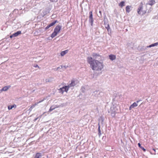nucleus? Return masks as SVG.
<instances>
[{"mask_svg": "<svg viewBox=\"0 0 158 158\" xmlns=\"http://www.w3.org/2000/svg\"><path fill=\"white\" fill-rule=\"evenodd\" d=\"M156 3V2L154 0H149L148 3H146V7H148V5H149L152 6Z\"/></svg>", "mask_w": 158, "mask_h": 158, "instance_id": "11", "label": "nucleus"}, {"mask_svg": "<svg viewBox=\"0 0 158 158\" xmlns=\"http://www.w3.org/2000/svg\"><path fill=\"white\" fill-rule=\"evenodd\" d=\"M55 109V107H53V106H51L49 109L48 112H50L52 111V110H54Z\"/></svg>", "mask_w": 158, "mask_h": 158, "instance_id": "25", "label": "nucleus"}, {"mask_svg": "<svg viewBox=\"0 0 158 158\" xmlns=\"http://www.w3.org/2000/svg\"><path fill=\"white\" fill-rule=\"evenodd\" d=\"M131 6H127L126 7V11L127 13H129L131 11V10L130 9L131 7Z\"/></svg>", "mask_w": 158, "mask_h": 158, "instance_id": "15", "label": "nucleus"}, {"mask_svg": "<svg viewBox=\"0 0 158 158\" xmlns=\"http://www.w3.org/2000/svg\"><path fill=\"white\" fill-rule=\"evenodd\" d=\"M61 28L62 26H61L57 25L55 28L54 31L58 34L60 31Z\"/></svg>", "mask_w": 158, "mask_h": 158, "instance_id": "10", "label": "nucleus"}, {"mask_svg": "<svg viewBox=\"0 0 158 158\" xmlns=\"http://www.w3.org/2000/svg\"><path fill=\"white\" fill-rule=\"evenodd\" d=\"M68 50H65L64 51H62L61 52L60 55L62 56H64L65 54L67 53L68 52Z\"/></svg>", "mask_w": 158, "mask_h": 158, "instance_id": "17", "label": "nucleus"}, {"mask_svg": "<svg viewBox=\"0 0 158 158\" xmlns=\"http://www.w3.org/2000/svg\"><path fill=\"white\" fill-rule=\"evenodd\" d=\"M158 45V42L155 43L154 44H152L148 46H147V48H151L153 47H154Z\"/></svg>", "mask_w": 158, "mask_h": 158, "instance_id": "16", "label": "nucleus"}, {"mask_svg": "<svg viewBox=\"0 0 158 158\" xmlns=\"http://www.w3.org/2000/svg\"><path fill=\"white\" fill-rule=\"evenodd\" d=\"M69 88L68 85L65 86L63 87L62 88H60L59 89V90H60L62 92V93H63L64 91L67 92V91L68 90Z\"/></svg>", "mask_w": 158, "mask_h": 158, "instance_id": "8", "label": "nucleus"}, {"mask_svg": "<svg viewBox=\"0 0 158 158\" xmlns=\"http://www.w3.org/2000/svg\"><path fill=\"white\" fill-rule=\"evenodd\" d=\"M21 33V31H18L17 32L14 33L13 34V35L14 36V37H16L18 36Z\"/></svg>", "mask_w": 158, "mask_h": 158, "instance_id": "19", "label": "nucleus"}, {"mask_svg": "<svg viewBox=\"0 0 158 158\" xmlns=\"http://www.w3.org/2000/svg\"><path fill=\"white\" fill-rule=\"evenodd\" d=\"M45 81L46 82H50L51 81V80L50 79H46L45 80Z\"/></svg>", "mask_w": 158, "mask_h": 158, "instance_id": "31", "label": "nucleus"}, {"mask_svg": "<svg viewBox=\"0 0 158 158\" xmlns=\"http://www.w3.org/2000/svg\"><path fill=\"white\" fill-rule=\"evenodd\" d=\"M16 107V105H13L12 106H9L8 107V109L9 110H10L11 109H12L13 108L15 107V108Z\"/></svg>", "mask_w": 158, "mask_h": 158, "instance_id": "21", "label": "nucleus"}, {"mask_svg": "<svg viewBox=\"0 0 158 158\" xmlns=\"http://www.w3.org/2000/svg\"><path fill=\"white\" fill-rule=\"evenodd\" d=\"M138 145L139 147L141 148L144 151H145L146 149L142 146H141L140 144L139 143H138Z\"/></svg>", "mask_w": 158, "mask_h": 158, "instance_id": "24", "label": "nucleus"}, {"mask_svg": "<svg viewBox=\"0 0 158 158\" xmlns=\"http://www.w3.org/2000/svg\"><path fill=\"white\" fill-rule=\"evenodd\" d=\"M42 156V154L40 153H37L36 154L34 158H40Z\"/></svg>", "mask_w": 158, "mask_h": 158, "instance_id": "14", "label": "nucleus"}, {"mask_svg": "<svg viewBox=\"0 0 158 158\" xmlns=\"http://www.w3.org/2000/svg\"><path fill=\"white\" fill-rule=\"evenodd\" d=\"M117 110L118 109L117 108L116 106L113 105L111 107L110 111H109L108 112L111 113L112 116L114 117Z\"/></svg>", "mask_w": 158, "mask_h": 158, "instance_id": "3", "label": "nucleus"}, {"mask_svg": "<svg viewBox=\"0 0 158 158\" xmlns=\"http://www.w3.org/2000/svg\"><path fill=\"white\" fill-rule=\"evenodd\" d=\"M64 106V104H61L59 106V105H56L55 106V109L56 108H59L60 107H63Z\"/></svg>", "mask_w": 158, "mask_h": 158, "instance_id": "26", "label": "nucleus"}, {"mask_svg": "<svg viewBox=\"0 0 158 158\" xmlns=\"http://www.w3.org/2000/svg\"><path fill=\"white\" fill-rule=\"evenodd\" d=\"M98 135L99 137L101 135V132L100 129V123H99L98 124Z\"/></svg>", "mask_w": 158, "mask_h": 158, "instance_id": "18", "label": "nucleus"}, {"mask_svg": "<svg viewBox=\"0 0 158 158\" xmlns=\"http://www.w3.org/2000/svg\"><path fill=\"white\" fill-rule=\"evenodd\" d=\"M45 99H44H44H42V100H41V101H39V102H38V104H39V103H40V102H42Z\"/></svg>", "mask_w": 158, "mask_h": 158, "instance_id": "35", "label": "nucleus"}, {"mask_svg": "<svg viewBox=\"0 0 158 158\" xmlns=\"http://www.w3.org/2000/svg\"><path fill=\"white\" fill-rule=\"evenodd\" d=\"M60 68H61V67H57V68H56V70H58V69H60Z\"/></svg>", "mask_w": 158, "mask_h": 158, "instance_id": "37", "label": "nucleus"}, {"mask_svg": "<svg viewBox=\"0 0 158 158\" xmlns=\"http://www.w3.org/2000/svg\"><path fill=\"white\" fill-rule=\"evenodd\" d=\"M153 150H154L155 152L156 150H155V149H153Z\"/></svg>", "mask_w": 158, "mask_h": 158, "instance_id": "41", "label": "nucleus"}, {"mask_svg": "<svg viewBox=\"0 0 158 158\" xmlns=\"http://www.w3.org/2000/svg\"><path fill=\"white\" fill-rule=\"evenodd\" d=\"M61 67V68H64L65 69H66L67 67L66 66H65V65H64V66H62V65H61L60 66Z\"/></svg>", "mask_w": 158, "mask_h": 158, "instance_id": "30", "label": "nucleus"}, {"mask_svg": "<svg viewBox=\"0 0 158 158\" xmlns=\"http://www.w3.org/2000/svg\"><path fill=\"white\" fill-rule=\"evenodd\" d=\"M34 66L35 67H38V68L39 67V66L37 64L36 65H35Z\"/></svg>", "mask_w": 158, "mask_h": 158, "instance_id": "39", "label": "nucleus"}, {"mask_svg": "<svg viewBox=\"0 0 158 158\" xmlns=\"http://www.w3.org/2000/svg\"><path fill=\"white\" fill-rule=\"evenodd\" d=\"M106 28L107 29H110V27H109V25L108 24L107 25V26L106 27Z\"/></svg>", "mask_w": 158, "mask_h": 158, "instance_id": "34", "label": "nucleus"}, {"mask_svg": "<svg viewBox=\"0 0 158 158\" xmlns=\"http://www.w3.org/2000/svg\"><path fill=\"white\" fill-rule=\"evenodd\" d=\"M99 13L100 14V16H98L100 17H102V11H99Z\"/></svg>", "mask_w": 158, "mask_h": 158, "instance_id": "33", "label": "nucleus"}, {"mask_svg": "<svg viewBox=\"0 0 158 158\" xmlns=\"http://www.w3.org/2000/svg\"><path fill=\"white\" fill-rule=\"evenodd\" d=\"M77 81L74 80H72L71 83L68 85L69 88L70 87H73L75 86L77 83Z\"/></svg>", "mask_w": 158, "mask_h": 158, "instance_id": "7", "label": "nucleus"}, {"mask_svg": "<svg viewBox=\"0 0 158 158\" xmlns=\"http://www.w3.org/2000/svg\"><path fill=\"white\" fill-rule=\"evenodd\" d=\"M13 37H14V36L13 35V34L10 36V38H12Z\"/></svg>", "mask_w": 158, "mask_h": 158, "instance_id": "38", "label": "nucleus"}, {"mask_svg": "<svg viewBox=\"0 0 158 158\" xmlns=\"http://www.w3.org/2000/svg\"><path fill=\"white\" fill-rule=\"evenodd\" d=\"M87 60L93 70L100 71L104 68V64L102 61H100L97 60L93 59L92 57L89 56L87 57Z\"/></svg>", "mask_w": 158, "mask_h": 158, "instance_id": "1", "label": "nucleus"}, {"mask_svg": "<svg viewBox=\"0 0 158 158\" xmlns=\"http://www.w3.org/2000/svg\"><path fill=\"white\" fill-rule=\"evenodd\" d=\"M56 23H58V21L57 20H56L53 22L52 23H51L49 24V25L50 26V27H51V26H53V25H55Z\"/></svg>", "mask_w": 158, "mask_h": 158, "instance_id": "20", "label": "nucleus"}, {"mask_svg": "<svg viewBox=\"0 0 158 158\" xmlns=\"http://www.w3.org/2000/svg\"><path fill=\"white\" fill-rule=\"evenodd\" d=\"M109 59L111 60H113L116 59V56L114 55L111 54L109 56Z\"/></svg>", "mask_w": 158, "mask_h": 158, "instance_id": "12", "label": "nucleus"}, {"mask_svg": "<svg viewBox=\"0 0 158 158\" xmlns=\"http://www.w3.org/2000/svg\"><path fill=\"white\" fill-rule=\"evenodd\" d=\"M93 95L96 98L101 97L104 95V93L102 92L96 91L93 92Z\"/></svg>", "mask_w": 158, "mask_h": 158, "instance_id": "5", "label": "nucleus"}, {"mask_svg": "<svg viewBox=\"0 0 158 158\" xmlns=\"http://www.w3.org/2000/svg\"><path fill=\"white\" fill-rule=\"evenodd\" d=\"M89 22L90 23L91 26H93L94 19L93 17L92 11H91L89 12Z\"/></svg>", "mask_w": 158, "mask_h": 158, "instance_id": "4", "label": "nucleus"}, {"mask_svg": "<svg viewBox=\"0 0 158 158\" xmlns=\"http://www.w3.org/2000/svg\"><path fill=\"white\" fill-rule=\"evenodd\" d=\"M33 108H32V107L31 106L30 108H29V110L30 111H31L32 110V109Z\"/></svg>", "mask_w": 158, "mask_h": 158, "instance_id": "36", "label": "nucleus"}, {"mask_svg": "<svg viewBox=\"0 0 158 158\" xmlns=\"http://www.w3.org/2000/svg\"><path fill=\"white\" fill-rule=\"evenodd\" d=\"M119 6L121 7H122L125 6V2L124 1H122L120 2L119 4Z\"/></svg>", "mask_w": 158, "mask_h": 158, "instance_id": "22", "label": "nucleus"}, {"mask_svg": "<svg viewBox=\"0 0 158 158\" xmlns=\"http://www.w3.org/2000/svg\"><path fill=\"white\" fill-rule=\"evenodd\" d=\"M50 26H49V25H48L45 28V29L46 30H47V29H48L49 27H50Z\"/></svg>", "mask_w": 158, "mask_h": 158, "instance_id": "32", "label": "nucleus"}, {"mask_svg": "<svg viewBox=\"0 0 158 158\" xmlns=\"http://www.w3.org/2000/svg\"><path fill=\"white\" fill-rule=\"evenodd\" d=\"M38 119V118H35L34 119V121H35L36 120H37Z\"/></svg>", "mask_w": 158, "mask_h": 158, "instance_id": "40", "label": "nucleus"}, {"mask_svg": "<svg viewBox=\"0 0 158 158\" xmlns=\"http://www.w3.org/2000/svg\"><path fill=\"white\" fill-rule=\"evenodd\" d=\"M92 56L94 58L93 59H98L99 60H102V56L99 54L95 53H93L92 54Z\"/></svg>", "mask_w": 158, "mask_h": 158, "instance_id": "6", "label": "nucleus"}, {"mask_svg": "<svg viewBox=\"0 0 158 158\" xmlns=\"http://www.w3.org/2000/svg\"><path fill=\"white\" fill-rule=\"evenodd\" d=\"M152 9L151 6L149 7V9L148 10H143V3L141 2L137 9V13L141 15H143L146 13H150L152 10Z\"/></svg>", "mask_w": 158, "mask_h": 158, "instance_id": "2", "label": "nucleus"}, {"mask_svg": "<svg viewBox=\"0 0 158 158\" xmlns=\"http://www.w3.org/2000/svg\"><path fill=\"white\" fill-rule=\"evenodd\" d=\"M57 33H56L54 31V32L52 33L51 35V37L52 38H53L56 36L57 35Z\"/></svg>", "mask_w": 158, "mask_h": 158, "instance_id": "23", "label": "nucleus"}, {"mask_svg": "<svg viewBox=\"0 0 158 158\" xmlns=\"http://www.w3.org/2000/svg\"><path fill=\"white\" fill-rule=\"evenodd\" d=\"M58 0H49L51 2H56Z\"/></svg>", "mask_w": 158, "mask_h": 158, "instance_id": "29", "label": "nucleus"}, {"mask_svg": "<svg viewBox=\"0 0 158 158\" xmlns=\"http://www.w3.org/2000/svg\"><path fill=\"white\" fill-rule=\"evenodd\" d=\"M38 103L37 102H36V103H35L34 104H33L32 105V106H31V107H32V108H34V107H35V106L37 105H38Z\"/></svg>", "mask_w": 158, "mask_h": 158, "instance_id": "28", "label": "nucleus"}, {"mask_svg": "<svg viewBox=\"0 0 158 158\" xmlns=\"http://www.w3.org/2000/svg\"><path fill=\"white\" fill-rule=\"evenodd\" d=\"M85 89L84 86H82L81 87V90L82 91V92L84 93L85 91Z\"/></svg>", "mask_w": 158, "mask_h": 158, "instance_id": "27", "label": "nucleus"}, {"mask_svg": "<svg viewBox=\"0 0 158 158\" xmlns=\"http://www.w3.org/2000/svg\"><path fill=\"white\" fill-rule=\"evenodd\" d=\"M10 86H5L3 87L1 89L2 91H7L10 88Z\"/></svg>", "mask_w": 158, "mask_h": 158, "instance_id": "13", "label": "nucleus"}, {"mask_svg": "<svg viewBox=\"0 0 158 158\" xmlns=\"http://www.w3.org/2000/svg\"><path fill=\"white\" fill-rule=\"evenodd\" d=\"M141 100H139L137 101L136 102H134L129 107V110H131L132 108H134L135 107H136L138 106L137 103H138L139 101H141Z\"/></svg>", "mask_w": 158, "mask_h": 158, "instance_id": "9", "label": "nucleus"}, {"mask_svg": "<svg viewBox=\"0 0 158 158\" xmlns=\"http://www.w3.org/2000/svg\"><path fill=\"white\" fill-rule=\"evenodd\" d=\"M110 29H107V30H108V31H109V30Z\"/></svg>", "mask_w": 158, "mask_h": 158, "instance_id": "42", "label": "nucleus"}]
</instances>
